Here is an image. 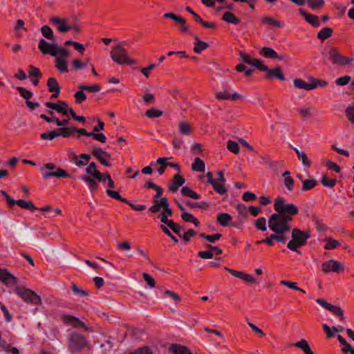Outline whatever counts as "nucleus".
I'll list each match as a JSON object with an SVG mask.
<instances>
[{
    "label": "nucleus",
    "instance_id": "obj_9",
    "mask_svg": "<svg viewBox=\"0 0 354 354\" xmlns=\"http://www.w3.org/2000/svg\"><path fill=\"white\" fill-rule=\"evenodd\" d=\"M329 59L334 65H350L353 60V57H346L342 55L337 48H332L328 52Z\"/></svg>",
    "mask_w": 354,
    "mask_h": 354
},
{
    "label": "nucleus",
    "instance_id": "obj_8",
    "mask_svg": "<svg viewBox=\"0 0 354 354\" xmlns=\"http://www.w3.org/2000/svg\"><path fill=\"white\" fill-rule=\"evenodd\" d=\"M15 292L21 297L26 302L33 305H39L41 304V298L35 292L24 287H17Z\"/></svg>",
    "mask_w": 354,
    "mask_h": 354
},
{
    "label": "nucleus",
    "instance_id": "obj_12",
    "mask_svg": "<svg viewBox=\"0 0 354 354\" xmlns=\"http://www.w3.org/2000/svg\"><path fill=\"white\" fill-rule=\"evenodd\" d=\"M62 321L65 324L71 325L75 328H82L88 330L87 326L77 317L70 315H64L62 316Z\"/></svg>",
    "mask_w": 354,
    "mask_h": 354
},
{
    "label": "nucleus",
    "instance_id": "obj_60",
    "mask_svg": "<svg viewBox=\"0 0 354 354\" xmlns=\"http://www.w3.org/2000/svg\"><path fill=\"white\" fill-rule=\"evenodd\" d=\"M248 324L250 326V328L252 329V332L258 335L260 337H263L266 336L265 333L260 329L259 327H257L256 325L253 324L252 323L248 322Z\"/></svg>",
    "mask_w": 354,
    "mask_h": 354
},
{
    "label": "nucleus",
    "instance_id": "obj_27",
    "mask_svg": "<svg viewBox=\"0 0 354 354\" xmlns=\"http://www.w3.org/2000/svg\"><path fill=\"white\" fill-rule=\"evenodd\" d=\"M297 111L305 120L311 118L314 115V108L312 106L298 108Z\"/></svg>",
    "mask_w": 354,
    "mask_h": 354
},
{
    "label": "nucleus",
    "instance_id": "obj_55",
    "mask_svg": "<svg viewBox=\"0 0 354 354\" xmlns=\"http://www.w3.org/2000/svg\"><path fill=\"white\" fill-rule=\"evenodd\" d=\"M328 310L333 313L334 315L340 317L341 320L344 319L343 310L339 306L331 304Z\"/></svg>",
    "mask_w": 354,
    "mask_h": 354
},
{
    "label": "nucleus",
    "instance_id": "obj_37",
    "mask_svg": "<svg viewBox=\"0 0 354 354\" xmlns=\"http://www.w3.org/2000/svg\"><path fill=\"white\" fill-rule=\"evenodd\" d=\"M181 194L192 198L193 199H198L200 198V195L193 191L191 188L188 187H183L181 189Z\"/></svg>",
    "mask_w": 354,
    "mask_h": 354
},
{
    "label": "nucleus",
    "instance_id": "obj_49",
    "mask_svg": "<svg viewBox=\"0 0 354 354\" xmlns=\"http://www.w3.org/2000/svg\"><path fill=\"white\" fill-rule=\"evenodd\" d=\"M209 47V44L205 41H196L194 43V51L196 53H201L202 51L205 50Z\"/></svg>",
    "mask_w": 354,
    "mask_h": 354
},
{
    "label": "nucleus",
    "instance_id": "obj_3",
    "mask_svg": "<svg viewBox=\"0 0 354 354\" xmlns=\"http://www.w3.org/2000/svg\"><path fill=\"white\" fill-rule=\"evenodd\" d=\"M67 332L66 342L68 349L71 353L75 354L82 351L85 348H88V350L91 349V345L84 336L73 330H68Z\"/></svg>",
    "mask_w": 354,
    "mask_h": 354
},
{
    "label": "nucleus",
    "instance_id": "obj_43",
    "mask_svg": "<svg viewBox=\"0 0 354 354\" xmlns=\"http://www.w3.org/2000/svg\"><path fill=\"white\" fill-rule=\"evenodd\" d=\"M162 114L163 112L161 110L156 108L149 109L145 112L146 116L149 118H157L162 116Z\"/></svg>",
    "mask_w": 354,
    "mask_h": 354
},
{
    "label": "nucleus",
    "instance_id": "obj_29",
    "mask_svg": "<svg viewBox=\"0 0 354 354\" xmlns=\"http://www.w3.org/2000/svg\"><path fill=\"white\" fill-rule=\"evenodd\" d=\"M291 346L300 348L304 351L305 354H314L308 342L304 339H302L296 343L292 344Z\"/></svg>",
    "mask_w": 354,
    "mask_h": 354
},
{
    "label": "nucleus",
    "instance_id": "obj_25",
    "mask_svg": "<svg viewBox=\"0 0 354 354\" xmlns=\"http://www.w3.org/2000/svg\"><path fill=\"white\" fill-rule=\"evenodd\" d=\"M293 84L295 88L305 91H311L315 88V86L312 85V82L307 83L301 79H295L293 80Z\"/></svg>",
    "mask_w": 354,
    "mask_h": 354
},
{
    "label": "nucleus",
    "instance_id": "obj_34",
    "mask_svg": "<svg viewBox=\"0 0 354 354\" xmlns=\"http://www.w3.org/2000/svg\"><path fill=\"white\" fill-rule=\"evenodd\" d=\"M58 133L59 136H62L64 138H68L76 131V127L74 126H70L67 127H61L57 129Z\"/></svg>",
    "mask_w": 354,
    "mask_h": 354
},
{
    "label": "nucleus",
    "instance_id": "obj_39",
    "mask_svg": "<svg viewBox=\"0 0 354 354\" xmlns=\"http://www.w3.org/2000/svg\"><path fill=\"white\" fill-rule=\"evenodd\" d=\"M97 165L94 162H92L88 164V167L86 168V173L92 176L93 178L100 177V172L97 170Z\"/></svg>",
    "mask_w": 354,
    "mask_h": 354
},
{
    "label": "nucleus",
    "instance_id": "obj_62",
    "mask_svg": "<svg viewBox=\"0 0 354 354\" xmlns=\"http://www.w3.org/2000/svg\"><path fill=\"white\" fill-rule=\"evenodd\" d=\"M176 234L180 236V232L184 229L179 224L176 223L172 221V222H169V225L168 226Z\"/></svg>",
    "mask_w": 354,
    "mask_h": 354
},
{
    "label": "nucleus",
    "instance_id": "obj_52",
    "mask_svg": "<svg viewBox=\"0 0 354 354\" xmlns=\"http://www.w3.org/2000/svg\"><path fill=\"white\" fill-rule=\"evenodd\" d=\"M179 131L183 135H189L191 133V127L186 122H180L178 124Z\"/></svg>",
    "mask_w": 354,
    "mask_h": 354
},
{
    "label": "nucleus",
    "instance_id": "obj_1",
    "mask_svg": "<svg viewBox=\"0 0 354 354\" xmlns=\"http://www.w3.org/2000/svg\"><path fill=\"white\" fill-rule=\"evenodd\" d=\"M274 209L276 213L268 218V227L279 236H286L291 230L290 223L293 216L298 214L299 208L293 203H286L284 198L277 197L274 200Z\"/></svg>",
    "mask_w": 354,
    "mask_h": 354
},
{
    "label": "nucleus",
    "instance_id": "obj_57",
    "mask_svg": "<svg viewBox=\"0 0 354 354\" xmlns=\"http://www.w3.org/2000/svg\"><path fill=\"white\" fill-rule=\"evenodd\" d=\"M256 227L261 231H266L267 229L266 227V220L264 217H260L255 221Z\"/></svg>",
    "mask_w": 354,
    "mask_h": 354
},
{
    "label": "nucleus",
    "instance_id": "obj_50",
    "mask_svg": "<svg viewBox=\"0 0 354 354\" xmlns=\"http://www.w3.org/2000/svg\"><path fill=\"white\" fill-rule=\"evenodd\" d=\"M78 88L80 90L88 91L91 93H97V92H99L101 89V87L99 84H93L91 86H86V85L81 84L78 86Z\"/></svg>",
    "mask_w": 354,
    "mask_h": 354
},
{
    "label": "nucleus",
    "instance_id": "obj_5",
    "mask_svg": "<svg viewBox=\"0 0 354 354\" xmlns=\"http://www.w3.org/2000/svg\"><path fill=\"white\" fill-rule=\"evenodd\" d=\"M45 106L50 109L55 110L59 113L64 115L68 116V115L77 121L80 122H85V118L83 116L77 115L73 111V108L69 106L65 101L59 100L57 103L51 102H46L44 103Z\"/></svg>",
    "mask_w": 354,
    "mask_h": 354
},
{
    "label": "nucleus",
    "instance_id": "obj_7",
    "mask_svg": "<svg viewBox=\"0 0 354 354\" xmlns=\"http://www.w3.org/2000/svg\"><path fill=\"white\" fill-rule=\"evenodd\" d=\"M40 169L42 171V177L45 179L51 177H70V174H68L65 170L60 168H57L56 166L53 163H46L41 167Z\"/></svg>",
    "mask_w": 354,
    "mask_h": 354
},
{
    "label": "nucleus",
    "instance_id": "obj_26",
    "mask_svg": "<svg viewBox=\"0 0 354 354\" xmlns=\"http://www.w3.org/2000/svg\"><path fill=\"white\" fill-rule=\"evenodd\" d=\"M169 351L173 354H193L188 348L180 344L171 345Z\"/></svg>",
    "mask_w": 354,
    "mask_h": 354
},
{
    "label": "nucleus",
    "instance_id": "obj_28",
    "mask_svg": "<svg viewBox=\"0 0 354 354\" xmlns=\"http://www.w3.org/2000/svg\"><path fill=\"white\" fill-rule=\"evenodd\" d=\"M290 147L295 151L297 158L301 162L302 165L306 167H310L311 161L308 158L307 155L304 151H299L297 148L290 146Z\"/></svg>",
    "mask_w": 354,
    "mask_h": 354
},
{
    "label": "nucleus",
    "instance_id": "obj_19",
    "mask_svg": "<svg viewBox=\"0 0 354 354\" xmlns=\"http://www.w3.org/2000/svg\"><path fill=\"white\" fill-rule=\"evenodd\" d=\"M0 281L6 285H14L17 282V279L6 269H0Z\"/></svg>",
    "mask_w": 354,
    "mask_h": 354
},
{
    "label": "nucleus",
    "instance_id": "obj_61",
    "mask_svg": "<svg viewBox=\"0 0 354 354\" xmlns=\"http://www.w3.org/2000/svg\"><path fill=\"white\" fill-rule=\"evenodd\" d=\"M84 91L80 90L75 93L74 97L77 104H81L82 102L86 100V95Z\"/></svg>",
    "mask_w": 354,
    "mask_h": 354
},
{
    "label": "nucleus",
    "instance_id": "obj_31",
    "mask_svg": "<svg viewBox=\"0 0 354 354\" xmlns=\"http://www.w3.org/2000/svg\"><path fill=\"white\" fill-rule=\"evenodd\" d=\"M333 32V28L330 27H325L322 28L317 35L319 39L324 41L332 36Z\"/></svg>",
    "mask_w": 354,
    "mask_h": 354
},
{
    "label": "nucleus",
    "instance_id": "obj_21",
    "mask_svg": "<svg viewBox=\"0 0 354 354\" xmlns=\"http://www.w3.org/2000/svg\"><path fill=\"white\" fill-rule=\"evenodd\" d=\"M245 63L249 64L261 71L268 70V66L264 65L260 59H252L249 55L245 54Z\"/></svg>",
    "mask_w": 354,
    "mask_h": 354
},
{
    "label": "nucleus",
    "instance_id": "obj_40",
    "mask_svg": "<svg viewBox=\"0 0 354 354\" xmlns=\"http://www.w3.org/2000/svg\"><path fill=\"white\" fill-rule=\"evenodd\" d=\"M91 155L88 153H82L80 155V158L75 160V165L77 167H83L87 165L89 160L91 159Z\"/></svg>",
    "mask_w": 354,
    "mask_h": 354
},
{
    "label": "nucleus",
    "instance_id": "obj_11",
    "mask_svg": "<svg viewBox=\"0 0 354 354\" xmlns=\"http://www.w3.org/2000/svg\"><path fill=\"white\" fill-rule=\"evenodd\" d=\"M322 270L326 272H339L342 269H343V266L338 261L330 259L329 261H324L322 265Z\"/></svg>",
    "mask_w": 354,
    "mask_h": 354
},
{
    "label": "nucleus",
    "instance_id": "obj_59",
    "mask_svg": "<svg viewBox=\"0 0 354 354\" xmlns=\"http://www.w3.org/2000/svg\"><path fill=\"white\" fill-rule=\"evenodd\" d=\"M72 291L75 295H80L82 297H86L88 295V292L80 287H78L77 285L73 284L72 286Z\"/></svg>",
    "mask_w": 354,
    "mask_h": 354
},
{
    "label": "nucleus",
    "instance_id": "obj_32",
    "mask_svg": "<svg viewBox=\"0 0 354 354\" xmlns=\"http://www.w3.org/2000/svg\"><path fill=\"white\" fill-rule=\"evenodd\" d=\"M318 182L315 178L306 179L302 183V186L301 188V191L306 192L313 189L317 185Z\"/></svg>",
    "mask_w": 354,
    "mask_h": 354
},
{
    "label": "nucleus",
    "instance_id": "obj_53",
    "mask_svg": "<svg viewBox=\"0 0 354 354\" xmlns=\"http://www.w3.org/2000/svg\"><path fill=\"white\" fill-rule=\"evenodd\" d=\"M227 149L234 154H237L240 150L238 143L231 140L227 142Z\"/></svg>",
    "mask_w": 354,
    "mask_h": 354
},
{
    "label": "nucleus",
    "instance_id": "obj_35",
    "mask_svg": "<svg viewBox=\"0 0 354 354\" xmlns=\"http://www.w3.org/2000/svg\"><path fill=\"white\" fill-rule=\"evenodd\" d=\"M80 179L88 184V188L91 192L97 189V184L93 178L87 176H81Z\"/></svg>",
    "mask_w": 354,
    "mask_h": 354
},
{
    "label": "nucleus",
    "instance_id": "obj_54",
    "mask_svg": "<svg viewBox=\"0 0 354 354\" xmlns=\"http://www.w3.org/2000/svg\"><path fill=\"white\" fill-rule=\"evenodd\" d=\"M17 90L19 91L20 95L26 100H29V99H30L33 95V93L30 91L26 89L24 87L18 86Z\"/></svg>",
    "mask_w": 354,
    "mask_h": 354
},
{
    "label": "nucleus",
    "instance_id": "obj_38",
    "mask_svg": "<svg viewBox=\"0 0 354 354\" xmlns=\"http://www.w3.org/2000/svg\"><path fill=\"white\" fill-rule=\"evenodd\" d=\"M324 241L326 243V245H324V249L327 250H333L340 244V243L338 241L335 240L331 237L324 239Z\"/></svg>",
    "mask_w": 354,
    "mask_h": 354
},
{
    "label": "nucleus",
    "instance_id": "obj_63",
    "mask_svg": "<svg viewBox=\"0 0 354 354\" xmlns=\"http://www.w3.org/2000/svg\"><path fill=\"white\" fill-rule=\"evenodd\" d=\"M280 284L281 285H283V286H286L290 288H292V289H294V290H298V291H301L302 292H304L305 293V291L299 288L297 286V283L295 282H291V281H280Z\"/></svg>",
    "mask_w": 354,
    "mask_h": 354
},
{
    "label": "nucleus",
    "instance_id": "obj_56",
    "mask_svg": "<svg viewBox=\"0 0 354 354\" xmlns=\"http://www.w3.org/2000/svg\"><path fill=\"white\" fill-rule=\"evenodd\" d=\"M283 185L289 192H292L295 189V180L292 178H283Z\"/></svg>",
    "mask_w": 354,
    "mask_h": 354
},
{
    "label": "nucleus",
    "instance_id": "obj_20",
    "mask_svg": "<svg viewBox=\"0 0 354 354\" xmlns=\"http://www.w3.org/2000/svg\"><path fill=\"white\" fill-rule=\"evenodd\" d=\"M55 66L60 73H66L68 72V62L59 55L55 57Z\"/></svg>",
    "mask_w": 354,
    "mask_h": 354
},
{
    "label": "nucleus",
    "instance_id": "obj_10",
    "mask_svg": "<svg viewBox=\"0 0 354 354\" xmlns=\"http://www.w3.org/2000/svg\"><path fill=\"white\" fill-rule=\"evenodd\" d=\"M52 24L56 26L57 30L59 32H66L69 31V22L66 18H61L59 17H53L50 19Z\"/></svg>",
    "mask_w": 354,
    "mask_h": 354
},
{
    "label": "nucleus",
    "instance_id": "obj_17",
    "mask_svg": "<svg viewBox=\"0 0 354 354\" xmlns=\"http://www.w3.org/2000/svg\"><path fill=\"white\" fill-rule=\"evenodd\" d=\"M274 241H276L279 243H285L287 241V239L286 236H279V234L274 232L273 234H270L268 237L266 239L259 241L257 243H265L269 246H272L274 243Z\"/></svg>",
    "mask_w": 354,
    "mask_h": 354
},
{
    "label": "nucleus",
    "instance_id": "obj_33",
    "mask_svg": "<svg viewBox=\"0 0 354 354\" xmlns=\"http://www.w3.org/2000/svg\"><path fill=\"white\" fill-rule=\"evenodd\" d=\"M222 19L227 23L232 24H238L241 23V19L237 18L230 12H225L222 17Z\"/></svg>",
    "mask_w": 354,
    "mask_h": 354
},
{
    "label": "nucleus",
    "instance_id": "obj_48",
    "mask_svg": "<svg viewBox=\"0 0 354 354\" xmlns=\"http://www.w3.org/2000/svg\"><path fill=\"white\" fill-rule=\"evenodd\" d=\"M59 136V134L58 133L57 129L53 130L51 131L45 132V133H43L41 134V138L42 140H52Z\"/></svg>",
    "mask_w": 354,
    "mask_h": 354
},
{
    "label": "nucleus",
    "instance_id": "obj_23",
    "mask_svg": "<svg viewBox=\"0 0 354 354\" xmlns=\"http://www.w3.org/2000/svg\"><path fill=\"white\" fill-rule=\"evenodd\" d=\"M260 54L261 56L266 57V58H272L278 60H281L282 57L279 56L276 51H274L272 48L270 47H263L260 50Z\"/></svg>",
    "mask_w": 354,
    "mask_h": 354
},
{
    "label": "nucleus",
    "instance_id": "obj_64",
    "mask_svg": "<svg viewBox=\"0 0 354 354\" xmlns=\"http://www.w3.org/2000/svg\"><path fill=\"white\" fill-rule=\"evenodd\" d=\"M346 115L348 120L354 124V106H348L346 109Z\"/></svg>",
    "mask_w": 354,
    "mask_h": 354
},
{
    "label": "nucleus",
    "instance_id": "obj_22",
    "mask_svg": "<svg viewBox=\"0 0 354 354\" xmlns=\"http://www.w3.org/2000/svg\"><path fill=\"white\" fill-rule=\"evenodd\" d=\"M185 179L179 174H177L174 176L171 184L169 186V190L173 193L178 191V188L185 183Z\"/></svg>",
    "mask_w": 354,
    "mask_h": 354
},
{
    "label": "nucleus",
    "instance_id": "obj_47",
    "mask_svg": "<svg viewBox=\"0 0 354 354\" xmlns=\"http://www.w3.org/2000/svg\"><path fill=\"white\" fill-rule=\"evenodd\" d=\"M321 183L326 187L333 188L335 186L337 180L335 178L328 179L326 175H324L321 179Z\"/></svg>",
    "mask_w": 354,
    "mask_h": 354
},
{
    "label": "nucleus",
    "instance_id": "obj_6",
    "mask_svg": "<svg viewBox=\"0 0 354 354\" xmlns=\"http://www.w3.org/2000/svg\"><path fill=\"white\" fill-rule=\"evenodd\" d=\"M111 59L117 64L122 65L124 64H133L134 61L128 57L127 51L121 45H115L110 53Z\"/></svg>",
    "mask_w": 354,
    "mask_h": 354
},
{
    "label": "nucleus",
    "instance_id": "obj_58",
    "mask_svg": "<svg viewBox=\"0 0 354 354\" xmlns=\"http://www.w3.org/2000/svg\"><path fill=\"white\" fill-rule=\"evenodd\" d=\"M28 74L29 76L32 77L40 78L41 77V73L40 70L32 65L29 66Z\"/></svg>",
    "mask_w": 354,
    "mask_h": 354
},
{
    "label": "nucleus",
    "instance_id": "obj_2",
    "mask_svg": "<svg viewBox=\"0 0 354 354\" xmlns=\"http://www.w3.org/2000/svg\"><path fill=\"white\" fill-rule=\"evenodd\" d=\"M42 36L51 41L48 42L44 39H41L38 43V48L44 55H50L53 57H68L69 53L66 48L58 45L54 33L48 26H43L41 28Z\"/></svg>",
    "mask_w": 354,
    "mask_h": 354
},
{
    "label": "nucleus",
    "instance_id": "obj_24",
    "mask_svg": "<svg viewBox=\"0 0 354 354\" xmlns=\"http://www.w3.org/2000/svg\"><path fill=\"white\" fill-rule=\"evenodd\" d=\"M15 205H19L20 207L23 209H29L30 211L38 209V208L30 201H25L24 199H14L13 206Z\"/></svg>",
    "mask_w": 354,
    "mask_h": 354
},
{
    "label": "nucleus",
    "instance_id": "obj_14",
    "mask_svg": "<svg viewBox=\"0 0 354 354\" xmlns=\"http://www.w3.org/2000/svg\"><path fill=\"white\" fill-rule=\"evenodd\" d=\"M299 14L304 18V19L315 28L321 26V22L319 17L316 15L308 13L307 11L299 8Z\"/></svg>",
    "mask_w": 354,
    "mask_h": 354
},
{
    "label": "nucleus",
    "instance_id": "obj_51",
    "mask_svg": "<svg viewBox=\"0 0 354 354\" xmlns=\"http://www.w3.org/2000/svg\"><path fill=\"white\" fill-rule=\"evenodd\" d=\"M106 194H107V196H109V197L111 198H115L116 200H118L126 204V203H128V200L124 198H122L120 196L119 193L116 191H113V190H111V189H107L106 191Z\"/></svg>",
    "mask_w": 354,
    "mask_h": 354
},
{
    "label": "nucleus",
    "instance_id": "obj_45",
    "mask_svg": "<svg viewBox=\"0 0 354 354\" xmlns=\"http://www.w3.org/2000/svg\"><path fill=\"white\" fill-rule=\"evenodd\" d=\"M307 5L312 10H317L324 4V0H306Z\"/></svg>",
    "mask_w": 354,
    "mask_h": 354
},
{
    "label": "nucleus",
    "instance_id": "obj_4",
    "mask_svg": "<svg viewBox=\"0 0 354 354\" xmlns=\"http://www.w3.org/2000/svg\"><path fill=\"white\" fill-rule=\"evenodd\" d=\"M310 238V234L308 230H301L297 227H294L291 230V240L287 243V248L293 252L301 254L299 248L304 246L307 241Z\"/></svg>",
    "mask_w": 354,
    "mask_h": 354
},
{
    "label": "nucleus",
    "instance_id": "obj_18",
    "mask_svg": "<svg viewBox=\"0 0 354 354\" xmlns=\"http://www.w3.org/2000/svg\"><path fill=\"white\" fill-rule=\"evenodd\" d=\"M266 75L265 78L266 79H278L281 81L285 80V77L281 72V70L280 68L277 67L275 68L270 69L268 67V70L265 71Z\"/></svg>",
    "mask_w": 354,
    "mask_h": 354
},
{
    "label": "nucleus",
    "instance_id": "obj_36",
    "mask_svg": "<svg viewBox=\"0 0 354 354\" xmlns=\"http://www.w3.org/2000/svg\"><path fill=\"white\" fill-rule=\"evenodd\" d=\"M205 167L204 161L199 158H196L192 165V169L193 171L203 172L205 171Z\"/></svg>",
    "mask_w": 354,
    "mask_h": 354
},
{
    "label": "nucleus",
    "instance_id": "obj_46",
    "mask_svg": "<svg viewBox=\"0 0 354 354\" xmlns=\"http://www.w3.org/2000/svg\"><path fill=\"white\" fill-rule=\"evenodd\" d=\"M161 205L163 208L162 212L164 214H167V216H171L173 214L171 209L169 207V205L167 201V198L165 197L161 198Z\"/></svg>",
    "mask_w": 354,
    "mask_h": 354
},
{
    "label": "nucleus",
    "instance_id": "obj_42",
    "mask_svg": "<svg viewBox=\"0 0 354 354\" xmlns=\"http://www.w3.org/2000/svg\"><path fill=\"white\" fill-rule=\"evenodd\" d=\"M213 189L220 195H223L226 193L227 189H225L223 183H221L218 180H215L214 183L212 184Z\"/></svg>",
    "mask_w": 354,
    "mask_h": 354
},
{
    "label": "nucleus",
    "instance_id": "obj_44",
    "mask_svg": "<svg viewBox=\"0 0 354 354\" xmlns=\"http://www.w3.org/2000/svg\"><path fill=\"white\" fill-rule=\"evenodd\" d=\"M181 218L183 221L186 222L193 223L196 226H199L200 225L198 220L196 218H195L192 214H189L187 212L181 214Z\"/></svg>",
    "mask_w": 354,
    "mask_h": 354
},
{
    "label": "nucleus",
    "instance_id": "obj_15",
    "mask_svg": "<svg viewBox=\"0 0 354 354\" xmlns=\"http://www.w3.org/2000/svg\"><path fill=\"white\" fill-rule=\"evenodd\" d=\"M46 85L48 86V91L50 93H53L51 98H57L59 95L61 90L57 80L53 77H49L47 80Z\"/></svg>",
    "mask_w": 354,
    "mask_h": 354
},
{
    "label": "nucleus",
    "instance_id": "obj_13",
    "mask_svg": "<svg viewBox=\"0 0 354 354\" xmlns=\"http://www.w3.org/2000/svg\"><path fill=\"white\" fill-rule=\"evenodd\" d=\"M168 159H169V158H159L157 159L156 164L160 165V168L158 169V173L160 175H162L164 174L165 167L167 166L173 167V168L176 169L178 173L180 172V167H179L178 164L176 163V162H168L167 161Z\"/></svg>",
    "mask_w": 354,
    "mask_h": 354
},
{
    "label": "nucleus",
    "instance_id": "obj_16",
    "mask_svg": "<svg viewBox=\"0 0 354 354\" xmlns=\"http://www.w3.org/2000/svg\"><path fill=\"white\" fill-rule=\"evenodd\" d=\"M92 154L104 166L109 167L111 165L109 163V162L104 158V156L110 158L111 155L108 152L102 150L101 148H97V147L93 148V149H92Z\"/></svg>",
    "mask_w": 354,
    "mask_h": 354
},
{
    "label": "nucleus",
    "instance_id": "obj_30",
    "mask_svg": "<svg viewBox=\"0 0 354 354\" xmlns=\"http://www.w3.org/2000/svg\"><path fill=\"white\" fill-rule=\"evenodd\" d=\"M260 22L262 24H268L270 26L277 28L283 26V24L281 22H280L279 21H277L274 19H273L269 16H263L261 19Z\"/></svg>",
    "mask_w": 354,
    "mask_h": 354
},
{
    "label": "nucleus",
    "instance_id": "obj_41",
    "mask_svg": "<svg viewBox=\"0 0 354 354\" xmlns=\"http://www.w3.org/2000/svg\"><path fill=\"white\" fill-rule=\"evenodd\" d=\"M231 220V216L227 213H221L217 216V221L222 226H227Z\"/></svg>",
    "mask_w": 354,
    "mask_h": 354
}]
</instances>
